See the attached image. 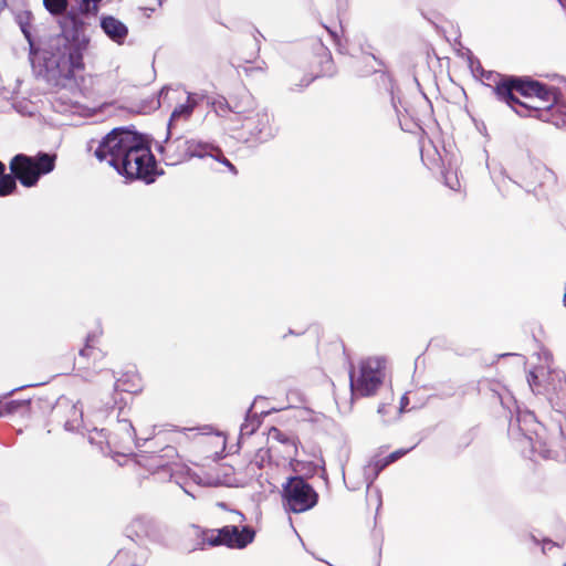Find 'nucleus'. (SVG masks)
<instances>
[{
  "mask_svg": "<svg viewBox=\"0 0 566 566\" xmlns=\"http://www.w3.org/2000/svg\"><path fill=\"white\" fill-rule=\"evenodd\" d=\"M99 161H107L115 170L130 180L151 184L159 170L148 139L134 130L116 127L106 134L94 151Z\"/></svg>",
  "mask_w": 566,
  "mask_h": 566,
  "instance_id": "1",
  "label": "nucleus"
},
{
  "mask_svg": "<svg viewBox=\"0 0 566 566\" xmlns=\"http://www.w3.org/2000/svg\"><path fill=\"white\" fill-rule=\"evenodd\" d=\"M493 93L521 117H534L551 122L557 103L556 90L530 76H515L489 73Z\"/></svg>",
  "mask_w": 566,
  "mask_h": 566,
  "instance_id": "2",
  "label": "nucleus"
},
{
  "mask_svg": "<svg viewBox=\"0 0 566 566\" xmlns=\"http://www.w3.org/2000/svg\"><path fill=\"white\" fill-rule=\"evenodd\" d=\"M61 33L49 36L41 49L48 71L71 78L76 71L84 70L83 54L88 40L83 34L84 21L75 12L60 21Z\"/></svg>",
  "mask_w": 566,
  "mask_h": 566,
  "instance_id": "3",
  "label": "nucleus"
},
{
  "mask_svg": "<svg viewBox=\"0 0 566 566\" xmlns=\"http://www.w3.org/2000/svg\"><path fill=\"white\" fill-rule=\"evenodd\" d=\"M57 156L39 153L31 157L24 154L15 155L10 161V170L24 187H33L41 176L54 170Z\"/></svg>",
  "mask_w": 566,
  "mask_h": 566,
  "instance_id": "4",
  "label": "nucleus"
},
{
  "mask_svg": "<svg viewBox=\"0 0 566 566\" xmlns=\"http://www.w3.org/2000/svg\"><path fill=\"white\" fill-rule=\"evenodd\" d=\"M385 378V364L376 357H368L358 364L357 373H350V390L355 397L374 396Z\"/></svg>",
  "mask_w": 566,
  "mask_h": 566,
  "instance_id": "5",
  "label": "nucleus"
},
{
  "mask_svg": "<svg viewBox=\"0 0 566 566\" xmlns=\"http://www.w3.org/2000/svg\"><path fill=\"white\" fill-rule=\"evenodd\" d=\"M42 411L40 417L48 416L49 423L62 426L67 431H77L83 424V411L67 397H59L53 403L48 398H42Z\"/></svg>",
  "mask_w": 566,
  "mask_h": 566,
  "instance_id": "6",
  "label": "nucleus"
},
{
  "mask_svg": "<svg viewBox=\"0 0 566 566\" xmlns=\"http://www.w3.org/2000/svg\"><path fill=\"white\" fill-rule=\"evenodd\" d=\"M214 146L195 138L179 136L169 139L161 148L167 165L176 166L195 157L203 158L213 155Z\"/></svg>",
  "mask_w": 566,
  "mask_h": 566,
  "instance_id": "7",
  "label": "nucleus"
},
{
  "mask_svg": "<svg viewBox=\"0 0 566 566\" xmlns=\"http://www.w3.org/2000/svg\"><path fill=\"white\" fill-rule=\"evenodd\" d=\"M283 499L289 511L302 513L316 505L318 495L302 476H292L283 485Z\"/></svg>",
  "mask_w": 566,
  "mask_h": 566,
  "instance_id": "8",
  "label": "nucleus"
},
{
  "mask_svg": "<svg viewBox=\"0 0 566 566\" xmlns=\"http://www.w3.org/2000/svg\"><path fill=\"white\" fill-rule=\"evenodd\" d=\"M107 352L101 337L92 334L86 337L84 347L74 359L73 369L82 374L97 373L105 368Z\"/></svg>",
  "mask_w": 566,
  "mask_h": 566,
  "instance_id": "9",
  "label": "nucleus"
},
{
  "mask_svg": "<svg viewBox=\"0 0 566 566\" xmlns=\"http://www.w3.org/2000/svg\"><path fill=\"white\" fill-rule=\"evenodd\" d=\"M528 440L533 453L546 460L566 461V424L559 428L555 438L536 431Z\"/></svg>",
  "mask_w": 566,
  "mask_h": 566,
  "instance_id": "10",
  "label": "nucleus"
},
{
  "mask_svg": "<svg viewBox=\"0 0 566 566\" xmlns=\"http://www.w3.org/2000/svg\"><path fill=\"white\" fill-rule=\"evenodd\" d=\"M136 463L154 474L160 470L174 471L180 463V457L175 447L165 446L159 451H142Z\"/></svg>",
  "mask_w": 566,
  "mask_h": 566,
  "instance_id": "11",
  "label": "nucleus"
},
{
  "mask_svg": "<svg viewBox=\"0 0 566 566\" xmlns=\"http://www.w3.org/2000/svg\"><path fill=\"white\" fill-rule=\"evenodd\" d=\"M229 111L238 114L244 115L245 120L250 123H258L262 127L260 128V133L269 125V116L265 113H255L252 116H248L253 112L255 102L253 96L247 90H240L229 96L226 101Z\"/></svg>",
  "mask_w": 566,
  "mask_h": 566,
  "instance_id": "12",
  "label": "nucleus"
},
{
  "mask_svg": "<svg viewBox=\"0 0 566 566\" xmlns=\"http://www.w3.org/2000/svg\"><path fill=\"white\" fill-rule=\"evenodd\" d=\"M126 534L135 542H149L153 544H163L164 535L161 528L151 518L137 516L126 526Z\"/></svg>",
  "mask_w": 566,
  "mask_h": 566,
  "instance_id": "13",
  "label": "nucleus"
},
{
  "mask_svg": "<svg viewBox=\"0 0 566 566\" xmlns=\"http://www.w3.org/2000/svg\"><path fill=\"white\" fill-rule=\"evenodd\" d=\"M255 532L250 526L239 530L235 525H226L217 528V546H226L228 548L242 549L254 541Z\"/></svg>",
  "mask_w": 566,
  "mask_h": 566,
  "instance_id": "14",
  "label": "nucleus"
},
{
  "mask_svg": "<svg viewBox=\"0 0 566 566\" xmlns=\"http://www.w3.org/2000/svg\"><path fill=\"white\" fill-rule=\"evenodd\" d=\"M135 438L136 433L132 422L127 419H118L108 434L107 443L117 453L125 454L132 451Z\"/></svg>",
  "mask_w": 566,
  "mask_h": 566,
  "instance_id": "15",
  "label": "nucleus"
},
{
  "mask_svg": "<svg viewBox=\"0 0 566 566\" xmlns=\"http://www.w3.org/2000/svg\"><path fill=\"white\" fill-rule=\"evenodd\" d=\"M41 396H34L28 400L12 399L0 403V416L3 415H21L39 418L42 411Z\"/></svg>",
  "mask_w": 566,
  "mask_h": 566,
  "instance_id": "16",
  "label": "nucleus"
},
{
  "mask_svg": "<svg viewBox=\"0 0 566 566\" xmlns=\"http://www.w3.org/2000/svg\"><path fill=\"white\" fill-rule=\"evenodd\" d=\"M101 28L117 44H123L128 35L126 24L113 15H103L101 18Z\"/></svg>",
  "mask_w": 566,
  "mask_h": 566,
  "instance_id": "17",
  "label": "nucleus"
},
{
  "mask_svg": "<svg viewBox=\"0 0 566 566\" xmlns=\"http://www.w3.org/2000/svg\"><path fill=\"white\" fill-rule=\"evenodd\" d=\"M192 531L197 541V545L200 549L217 546V543H214V541H217V530L203 528L198 525H192Z\"/></svg>",
  "mask_w": 566,
  "mask_h": 566,
  "instance_id": "18",
  "label": "nucleus"
},
{
  "mask_svg": "<svg viewBox=\"0 0 566 566\" xmlns=\"http://www.w3.org/2000/svg\"><path fill=\"white\" fill-rule=\"evenodd\" d=\"M195 107L196 102L190 97L187 98L186 103L177 105L170 115L169 127L177 125L181 120L189 119Z\"/></svg>",
  "mask_w": 566,
  "mask_h": 566,
  "instance_id": "19",
  "label": "nucleus"
},
{
  "mask_svg": "<svg viewBox=\"0 0 566 566\" xmlns=\"http://www.w3.org/2000/svg\"><path fill=\"white\" fill-rule=\"evenodd\" d=\"M17 178L14 175H2L0 177V197L13 193L17 189Z\"/></svg>",
  "mask_w": 566,
  "mask_h": 566,
  "instance_id": "20",
  "label": "nucleus"
},
{
  "mask_svg": "<svg viewBox=\"0 0 566 566\" xmlns=\"http://www.w3.org/2000/svg\"><path fill=\"white\" fill-rule=\"evenodd\" d=\"M391 463L389 462L387 457L384 458H374L367 465V471L373 475V479H376L379 473L386 469Z\"/></svg>",
  "mask_w": 566,
  "mask_h": 566,
  "instance_id": "21",
  "label": "nucleus"
},
{
  "mask_svg": "<svg viewBox=\"0 0 566 566\" xmlns=\"http://www.w3.org/2000/svg\"><path fill=\"white\" fill-rule=\"evenodd\" d=\"M45 9L53 15L63 14L67 8L66 0H43Z\"/></svg>",
  "mask_w": 566,
  "mask_h": 566,
  "instance_id": "22",
  "label": "nucleus"
},
{
  "mask_svg": "<svg viewBox=\"0 0 566 566\" xmlns=\"http://www.w3.org/2000/svg\"><path fill=\"white\" fill-rule=\"evenodd\" d=\"M270 437L275 440H279L283 443L289 444L290 447L293 448L294 454H296L297 448H296V443H295L294 439L287 437L285 433H283L281 430H279L276 428H272L270 430Z\"/></svg>",
  "mask_w": 566,
  "mask_h": 566,
  "instance_id": "23",
  "label": "nucleus"
},
{
  "mask_svg": "<svg viewBox=\"0 0 566 566\" xmlns=\"http://www.w3.org/2000/svg\"><path fill=\"white\" fill-rule=\"evenodd\" d=\"M214 149L216 150H213V155H209V156L214 158L216 160H218L219 163H221L226 167H228L230 169V171H232L233 174H238V170H237L235 166L231 161H229V159H227L223 156L222 150L219 147H216V146H214Z\"/></svg>",
  "mask_w": 566,
  "mask_h": 566,
  "instance_id": "24",
  "label": "nucleus"
},
{
  "mask_svg": "<svg viewBox=\"0 0 566 566\" xmlns=\"http://www.w3.org/2000/svg\"><path fill=\"white\" fill-rule=\"evenodd\" d=\"M444 184H446V186H448L450 189H452L454 191H459L461 189V182L458 179L455 174H453V176H452V174L447 171L444 174Z\"/></svg>",
  "mask_w": 566,
  "mask_h": 566,
  "instance_id": "25",
  "label": "nucleus"
},
{
  "mask_svg": "<svg viewBox=\"0 0 566 566\" xmlns=\"http://www.w3.org/2000/svg\"><path fill=\"white\" fill-rule=\"evenodd\" d=\"M256 427L258 420L255 418L253 420H250V417L248 416L245 421L241 424V434H252L255 431Z\"/></svg>",
  "mask_w": 566,
  "mask_h": 566,
  "instance_id": "26",
  "label": "nucleus"
},
{
  "mask_svg": "<svg viewBox=\"0 0 566 566\" xmlns=\"http://www.w3.org/2000/svg\"><path fill=\"white\" fill-rule=\"evenodd\" d=\"M102 0H82L83 11L85 13L96 14L98 12V2Z\"/></svg>",
  "mask_w": 566,
  "mask_h": 566,
  "instance_id": "27",
  "label": "nucleus"
},
{
  "mask_svg": "<svg viewBox=\"0 0 566 566\" xmlns=\"http://www.w3.org/2000/svg\"><path fill=\"white\" fill-rule=\"evenodd\" d=\"M244 73L248 77H264L263 69L258 66L244 67Z\"/></svg>",
  "mask_w": 566,
  "mask_h": 566,
  "instance_id": "28",
  "label": "nucleus"
},
{
  "mask_svg": "<svg viewBox=\"0 0 566 566\" xmlns=\"http://www.w3.org/2000/svg\"><path fill=\"white\" fill-rule=\"evenodd\" d=\"M409 452V449H398L390 454L386 455L390 463H394L401 459L403 455H406Z\"/></svg>",
  "mask_w": 566,
  "mask_h": 566,
  "instance_id": "29",
  "label": "nucleus"
},
{
  "mask_svg": "<svg viewBox=\"0 0 566 566\" xmlns=\"http://www.w3.org/2000/svg\"><path fill=\"white\" fill-rule=\"evenodd\" d=\"M325 29L328 31V33L331 34L333 40L336 43H339V38H340V33H343V28L340 25L338 28L337 27L332 28V27L325 25Z\"/></svg>",
  "mask_w": 566,
  "mask_h": 566,
  "instance_id": "30",
  "label": "nucleus"
},
{
  "mask_svg": "<svg viewBox=\"0 0 566 566\" xmlns=\"http://www.w3.org/2000/svg\"><path fill=\"white\" fill-rule=\"evenodd\" d=\"M388 407H389V406H388V405H385V403L380 405V406L378 407V410H377V411H378V413H380V415H386V413L388 412V410H387V409H388Z\"/></svg>",
  "mask_w": 566,
  "mask_h": 566,
  "instance_id": "31",
  "label": "nucleus"
},
{
  "mask_svg": "<svg viewBox=\"0 0 566 566\" xmlns=\"http://www.w3.org/2000/svg\"><path fill=\"white\" fill-rule=\"evenodd\" d=\"M369 62H370V59L368 57V59H365L364 61H361V62L359 63V69H358V73H359V75H365V73L363 72V70H361L360 65H361V64H364V66H367Z\"/></svg>",
  "mask_w": 566,
  "mask_h": 566,
  "instance_id": "32",
  "label": "nucleus"
},
{
  "mask_svg": "<svg viewBox=\"0 0 566 566\" xmlns=\"http://www.w3.org/2000/svg\"><path fill=\"white\" fill-rule=\"evenodd\" d=\"M139 10H142L144 14L149 18L150 13H148V11L154 12L155 8L140 7Z\"/></svg>",
  "mask_w": 566,
  "mask_h": 566,
  "instance_id": "33",
  "label": "nucleus"
},
{
  "mask_svg": "<svg viewBox=\"0 0 566 566\" xmlns=\"http://www.w3.org/2000/svg\"><path fill=\"white\" fill-rule=\"evenodd\" d=\"M4 170H6V166L2 161H0V177L3 175Z\"/></svg>",
  "mask_w": 566,
  "mask_h": 566,
  "instance_id": "34",
  "label": "nucleus"
},
{
  "mask_svg": "<svg viewBox=\"0 0 566 566\" xmlns=\"http://www.w3.org/2000/svg\"><path fill=\"white\" fill-rule=\"evenodd\" d=\"M537 379V376L534 374V373H530V377H528V381L531 382V380H536Z\"/></svg>",
  "mask_w": 566,
  "mask_h": 566,
  "instance_id": "35",
  "label": "nucleus"
},
{
  "mask_svg": "<svg viewBox=\"0 0 566 566\" xmlns=\"http://www.w3.org/2000/svg\"><path fill=\"white\" fill-rule=\"evenodd\" d=\"M25 38L29 40V42L31 43V39H30V33L25 30V29H22Z\"/></svg>",
  "mask_w": 566,
  "mask_h": 566,
  "instance_id": "36",
  "label": "nucleus"
},
{
  "mask_svg": "<svg viewBox=\"0 0 566 566\" xmlns=\"http://www.w3.org/2000/svg\"><path fill=\"white\" fill-rule=\"evenodd\" d=\"M543 174H544L546 177H549V178L552 177V172H551V171H548V170H546V169H544V170H543Z\"/></svg>",
  "mask_w": 566,
  "mask_h": 566,
  "instance_id": "37",
  "label": "nucleus"
},
{
  "mask_svg": "<svg viewBox=\"0 0 566 566\" xmlns=\"http://www.w3.org/2000/svg\"><path fill=\"white\" fill-rule=\"evenodd\" d=\"M317 76H318V75H313V76H311V78H308V80H307L306 85H307L308 83H311L312 81H314V78H315V77H317Z\"/></svg>",
  "mask_w": 566,
  "mask_h": 566,
  "instance_id": "38",
  "label": "nucleus"
},
{
  "mask_svg": "<svg viewBox=\"0 0 566 566\" xmlns=\"http://www.w3.org/2000/svg\"><path fill=\"white\" fill-rule=\"evenodd\" d=\"M6 4V1L4 0H0V9H2Z\"/></svg>",
  "mask_w": 566,
  "mask_h": 566,
  "instance_id": "39",
  "label": "nucleus"
},
{
  "mask_svg": "<svg viewBox=\"0 0 566 566\" xmlns=\"http://www.w3.org/2000/svg\"><path fill=\"white\" fill-rule=\"evenodd\" d=\"M563 7H566V0H558Z\"/></svg>",
  "mask_w": 566,
  "mask_h": 566,
  "instance_id": "40",
  "label": "nucleus"
},
{
  "mask_svg": "<svg viewBox=\"0 0 566 566\" xmlns=\"http://www.w3.org/2000/svg\"><path fill=\"white\" fill-rule=\"evenodd\" d=\"M125 554H126V553H125L124 551H119V552H118V556H123V555H125Z\"/></svg>",
  "mask_w": 566,
  "mask_h": 566,
  "instance_id": "41",
  "label": "nucleus"
},
{
  "mask_svg": "<svg viewBox=\"0 0 566 566\" xmlns=\"http://www.w3.org/2000/svg\"><path fill=\"white\" fill-rule=\"evenodd\" d=\"M132 566H140V564H137V563H136V564H133Z\"/></svg>",
  "mask_w": 566,
  "mask_h": 566,
  "instance_id": "42",
  "label": "nucleus"
}]
</instances>
